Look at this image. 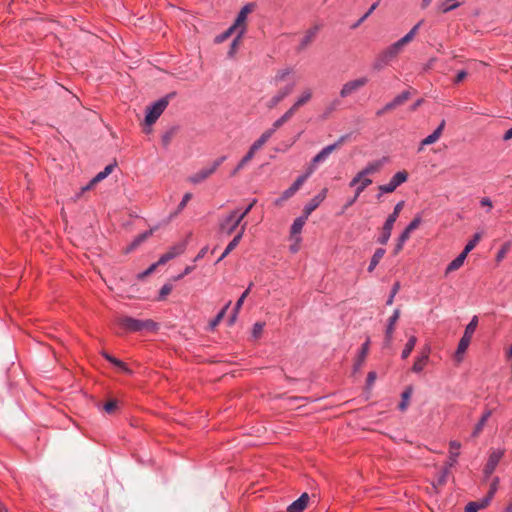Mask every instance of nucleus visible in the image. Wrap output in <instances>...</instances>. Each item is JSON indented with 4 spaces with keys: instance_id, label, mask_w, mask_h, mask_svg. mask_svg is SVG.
Instances as JSON below:
<instances>
[{
    "instance_id": "f257e3e1",
    "label": "nucleus",
    "mask_w": 512,
    "mask_h": 512,
    "mask_svg": "<svg viewBox=\"0 0 512 512\" xmlns=\"http://www.w3.org/2000/svg\"><path fill=\"white\" fill-rule=\"evenodd\" d=\"M120 326L129 332L141 331H155L158 329V324L153 320L135 319L129 316H124L119 319Z\"/></svg>"
},
{
    "instance_id": "f03ea898",
    "label": "nucleus",
    "mask_w": 512,
    "mask_h": 512,
    "mask_svg": "<svg viewBox=\"0 0 512 512\" xmlns=\"http://www.w3.org/2000/svg\"><path fill=\"white\" fill-rule=\"evenodd\" d=\"M403 206H404V201L398 202L395 205L393 212L387 217V219L382 227L381 234L377 239V242L379 244L385 245L389 241L393 226H394Z\"/></svg>"
},
{
    "instance_id": "7ed1b4c3",
    "label": "nucleus",
    "mask_w": 512,
    "mask_h": 512,
    "mask_svg": "<svg viewBox=\"0 0 512 512\" xmlns=\"http://www.w3.org/2000/svg\"><path fill=\"white\" fill-rule=\"evenodd\" d=\"M478 325V316H473L470 322L466 325L463 336L461 337L457 350L455 352V357L458 360L462 359V355L466 352L469 344L471 342L472 336Z\"/></svg>"
},
{
    "instance_id": "20e7f679",
    "label": "nucleus",
    "mask_w": 512,
    "mask_h": 512,
    "mask_svg": "<svg viewBox=\"0 0 512 512\" xmlns=\"http://www.w3.org/2000/svg\"><path fill=\"white\" fill-rule=\"evenodd\" d=\"M170 96L171 95H167L165 97L160 98L147 108L145 116V123L147 125H152L161 116V114L164 112V110L169 104Z\"/></svg>"
},
{
    "instance_id": "39448f33",
    "label": "nucleus",
    "mask_w": 512,
    "mask_h": 512,
    "mask_svg": "<svg viewBox=\"0 0 512 512\" xmlns=\"http://www.w3.org/2000/svg\"><path fill=\"white\" fill-rule=\"evenodd\" d=\"M270 138V133H263L250 147L247 154L241 159L235 169L231 172V176L236 175L244 166L254 157L258 151Z\"/></svg>"
},
{
    "instance_id": "423d86ee",
    "label": "nucleus",
    "mask_w": 512,
    "mask_h": 512,
    "mask_svg": "<svg viewBox=\"0 0 512 512\" xmlns=\"http://www.w3.org/2000/svg\"><path fill=\"white\" fill-rule=\"evenodd\" d=\"M400 49L398 46L393 43L385 50H383L375 59L373 63V68L375 70H382L385 66H387L396 56L400 53Z\"/></svg>"
},
{
    "instance_id": "0eeeda50",
    "label": "nucleus",
    "mask_w": 512,
    "mask_h": 512,
    "mask_svg": "<svg viewBox=\"0 0 512 512\" xmlns=\"http://www.w3.org/2000/svg\"><path fill=\"white\" fill-rule=\"evenodd\" d=\"M421 221H422V219L418 215L407 225V227L400 234V236L397 240V243L395 245V250H394L395 254L399 253L403 249V246H404L405 242L409 239L410 234L419 227V225L421 224Z\"/></svg>"
},
{
    "instance_id": "6e6552de",
    "label": "nucleus",
    "mask_w": 512,
    "mask_h": 512,
    "mask_svg": "<svg viewBox=\"0 0 512 512\" xmlns=\"http://www.w3.org/2000/svg\"><path fill=\"white\" fill-rule=\"evenodd\" d=\"M310 175L311 174L309 172H307V171H306L305 174L300 175L294 181V183L289 188H287L278 199L275 200V204L276 205H281L284 201H286L289 198H291L301 188V186L304 184V182L307 180V178Z\"/></svg>"
},
{
    "instance_id": "1a4fd4ad",
    "label": "nucleus",
    "mask_w": 512,
    "mask_h": 512,
    "mask_svg": "<svg viewBox=\"0 0 512 512\" xmlns=\"http://www.w3.org/2000/svg\"><path fill=\"white\" fill-rule=\"evenodd\" d=\"M503 455V449H493L490 452L487 463L483 470L485 480L488 479L491 476V474L495 471Z\"/></svg>"
},
{
    "instance_id": "9d476101",
    "label": "nucleus",
    "mask_w": 512,
    "mask_h": 512,
    "mask_svg": "<svg viewBox=\"0 0 512 512\" xmlns=\"http://www.w3.org/2000/svg\"><path fill=\"white\" fill-rule=\"evenodd\" d=\"M241 219L237 217V210H233L220 223V230L227 235L232 234L240 225Z\"/></svg>"
},
{
    "instance_id": "9b49d317",
    "label": "nucleus",
    "mask_w": 512,
    "mask_h": 512,
    "mask_svg": "<svg viewBox=\"0 0 512 512\" xmlns=\"http://www.w3.org/2000/svg\"><path fill=\"white\" fill-rule=\"evenodd\" d=\"M407 178L408 174L405 171H399L393 175L387 184L380 185L379 190L381 193H391L402 183L406 182Z\"/></svg>"
},
{
    "instance_id": "f8f14e48",
    "label": "nucleus",
    "mask_w": 512,
    "mask_h": 512,
    "mask_svg": "<svg viewBox=\"0 0 512 512\" xmlns=\"http://www.w3.org/2000/svg\"><path fill=\"white\" fill-rule=\"evenodd\" d=\"M336 150V146L335 145H327L326 147H324L319 153H317L313 159L311 160V163L307 169V172H309L310 174H312L317 165L321 164V163H324L328 157L331 155V153L333 151Z\"/></svg>"
},
{
    "instance_id": "ddd939ff",
    "label": "nucleus",
    "mask_w": 512,
    "mask_h": 512,
    "mask_svg": "<svg viewBox=\"0 0 512 512\" xmlns=\"http://www.w3.org/2000/svg\"><path fill=\"white\" fill-rule=\"evenodd\" d=\"M431 353V347L429 344H426L420 352V355L416 357L415 362L411 368L412 372L416 374L422 373L425 366L429 362V356Z\"/></svg>"
},
{
    "instance_id": "4468645a",
    "label": "nucleus",
    "mask_w": 512,
    "mask_h": 512,
    "mask_svg": "<svg viewBox=\"0 0 512 512\" xmlns=\"http://www.w3.org/2000/svg\"><path fill=\"white\" fill-rule=\"evenodd\" d=\"M368 82V78L361 77L352 81H349L343 85L340 90V96L342 98H346L351 95L353 92L357 91L359 88L366 85Z\"/></svg>"
},
{
    "instance_id": "2eb2a0df",
    "label": "nucleus",
    "mask_w": 512,
    "mask_h": 512,
    "mask_svg": "<svg viewBox=\"0 0 512 512\" xmlns=\"http://www.w3.org/2000/svg\"><path fill=\"white\" fill-rule=\"evenodd\" d=\"M328 189L323 188L317 195H315L303 209V214L307 217L325 200Z\"/></svg>"
},
{
    "instance_id": "dca6fc26",
    "label": "nucleus",
    "mask_w": 512,
    "mask_h": 512,
    "mask_svg": "<svg viewBox=\"0 0 512 512\" xmlns=\"http://www.w3.org/2000/svg\"><path fill=\"white\" fill-rule=\"evenodd\" d=\"M185 250V243H179L177 245L172 246L166 253L162 254L157 264L163 265L168 261L174 259L175 257L181 255Z\"/></svg>"
},
{
    "instance_id": "f3484780",
    "label": "nucleus",
    "mask_w": 512,
    "mask_h": 512,
    "mask_svg": "<svg viewBox=\"0 0 512 512\" xmlns=\"http://www.w3.org/2000/svg\"><path fill=\"white\" fill-rule=\"evenodd\" d=\"M400 317V310L395 309L393 314L390 316L387 322L386 330H385V345L388 346L392 340V335L394 333V327L396 322Z\"/></svg>"
},
{
    "instance_id": "a211bd4d",
    "label": "nucleus",
    "mask_w": 512,
    "mask_h": 512,
    "mask_svg": "<svg viewBox=\"0 0 512 512\" xmlns=\"http://www.w3.org/2000/svg\"><path fill=\"white\" fill-rule=\"evenodd\" d=\"M246 224H243L240 231L234 236V238L229 242L227 247L225 248L222 255L219 257L217 262H220L223 260L232 250L236 248V246L239 244L240 240L242 239L244 232H245Z\"/></svg>"
},
{
    "instance_id": "6ab92c4d",
    "label": "nucleus",
    "mask_w": 512,
    "mask_h": 512,
    "mask_svg": "<svg viewBox=\"0 0 512 512\" xmlns=\"http://www.w3.org/2000/svg\"><path fill=\"white\" fill-rule=\"evenodd\" d=\"M296 112V110L291 106L280 118H278L273 124L272 127L265 131V133H270V137L275 133V131L280 128L285 122H287Z\"/></svg>"
},
{
    "instance_id": "aec40b11",
    "label": "nucleus",
    "mask_w": 512,
    "mask_h": 512,
    "mask_svg": "<svg viewBox=\"0 0 512 512\" xmlns=\"http://www.w3.org/2000/svg\"><path fill=\"white\" fill-rule=\"evenodd\" d=\"M444 126H445V121L442 120V122L439 124V126L433 131V133H431L430 135H428L426 138H424L422 141H421V145L419 147V151H421L423 149L424 146H427V145H431L433 143H435L441 136L442 134V131L444 129Z\"/></svg>"
},
{
    "instance_id": "412c9836",
    "label": "nucleus",
    "mask_w": 512,
    "mask_h": 512,
    "mask_svg": "<svg viewBox=\"0 0 512 512\" xmlns=\"http://www.w3.org/2000/svg\"><path fill=\"white\" fill-rule=\"evenodd\" d=\"M387 161L386 157H383L382 159L372 161L368 163L360 172L365 177L368 178V175H372L376 172H378L384 163Z\"/></svg>"
},
{
    "instance_id": "4be33fe9",
    "label": "nucleus",
    "mask_w": 512,
    "mask_h": 512,
    "mask_svg": "<svg viewBox=\"0 0 512 512\" xmlns=\"http://www.w3.org/2000/svg\"><path fill=\"white\" fill-rule=\"evenodd\" d=\"M309 501V496L307 493H303L298 499L293 501L288 507V512H302L305 507L307 506V503Z\"/></svg>"
},
{
    "instance_id": "5701e85b",
    "label": "nucleus",
    "mask_w": 512,
    "mask_h": 512,
    "mask_svg": "<svg viewBox=\"0 0 512 512\" xmlns=\"http://www.w3.org/2000/svg\"><path fill=\"white\" fill-rule=\"evenodd\" d=\"M320 30V25L316 24L312 28L308 29L300 41L299 49L303 50L305 49L316 37L317 33Z\"/></svg>"
},
{
    "instance_id": "b1692460",
    "label": "nucleus",
    "mask_w": 512,
    "mask_h": 512,
    "mask_svg": "<svg viewBox=\"0 0 512 512\" xmlns=\"http://www.w3.org/2000/svg\"><path fill=\"white\" fill-rule=\"evenodd\" d=\"M213 173H214L213 168H211L210 166L205 167V168H202L201 170H199L198 172L194 173L193 175H191L189 177V181L192 184H199L202 181H204L205 179H207Z\"/></svg>"
},
{
    "instance_id": "393cba45",
    "label": "nucleus",
    "mask_w": 512,
    "mask_h": 512,
    "mask_svg": "<svg viewBox=\"0 0 512 512\" xmlns=\"http://www.w3.org/2000/svg\"><path fill=\"white\" fill-rule=\"evenodd\" d=\"M294 70L292 67H285V68H282V69H279L277 70V72L275 73L274 77L270 80V83L272 85H278L280 84L281 82L285 81V79L293 74Z\"/></svg>"
},
{
    "instance_id": "a878e982",
    "label": "nucleus",
    "mask_w": 512,
    "mask_h": 512,
    "mask_svg": "<svg viewBox=\"0 0 512 512\" xmlns=\"http://www.w3.org/2000/svg\"><path fill=\"white\" fill-rule=\"evenodd\" d=\"M369 344H370V340L367 339L363 344H362V347L359 351V354H358V358H357V361L355 362L354 364V372H357L361 369L362 367V364L368 354V351H369Z\"/></svg>"
},
{
    "instance_id": "bb28decb",
    "label": "nucleus",
    "mask_w": 512,
    "mask_h": 512,
    "mask_svg": "<svg viewBox=\"0 0 512 512\" xmlns=\"http://www.w3.org/2000/svg\"><path fill=\"white\" fill-rule=\"evenodd\" d=\"M371 184V179H363V181L356 187L354 196L347 201L345 208L352 206L356 202L360 194Z\"/></svg>"
},
{
    "instance_id": "cd10ccee",
    "label": "nucleus",
    "mask_w": 512,
    "mask_h": 512,
    "mask_svg": "<svg viewBox=\"0 0 512 512\" xmlns=\"http://www.w3.org/2000/svg\"><path fill=\"white\" fill-rule=\"evenodd\" d=\"M409 98H410L409 91H403L402 93L397 95L392 101L388 102L385 105V109L393 110L396 107H398V106L402 105L403 103H405Z\"/></svg>"
},
{
    "instance_id": "c85d7f7f",
    "label": "nucleus",
    "mask_w": 512,
    "mask_h": 512,
    "mask_svg": "<svg viewBox=\"0 0 512 512\" xmlns=\"http://www.w3.org/2000/svg\"><path fill=\"white\" fill-rule=\"evenodd\" d=\"M449 446H450V455H449V460H448L447 464H449V467H452L457 462V458L459 456V449L461 448V443L456 440H452V441H450Z\"/></svg>"
},
{
    "instance_id": "c756f323",
    "label": "nucleus",
    "mask_w": 512,
    "mask_h": 512,
    "mask_svg": "<svg viewBox=\"0 0 512 512\" xmlns=\"http://www.w3.org/2000/svg\"><path fill=\"white\" fill-rule=\"evenodd\" d=\"M421 23L422 22L417 23L405 36L395 42L400 50H402V48L414 38L415 34L419 30V27L421 26Z\"/></svg>"
},
{
    "instance_id": "7c9ffc66",
    "label": "nucleus",
    "mask_w": 512,
    "mask_h": 512,
    "mask_svg": "<svg viewBox=\"0 0 512 512\" xmlns=\"http://www.w3.org/2000/svg\"><path fill=\"white\" fill-rule=\"evenodd\" d=\"M253 5L252 4H246L238 13L237 18L235 20V26L239 27L240 29L244 27V22L247 18V15L252 11Z\"/></svg>"
},
{
    "instance_id": "2f4dec72",
    "label": "nucleus",
    "mask_w": 512,
    "mask_h": 512,
    "mask_svg": "<svg viewBox=\"0 0 512 512\" xmlns=\"http://www.w3.org/2000/svg\"><path fill=\"white\" fill-rule=\"evenodd\" d=\"M466 257H467V254L462 251L453 261H451L448 264V266L446 267L445 273L449 274L452 271L459 269L463 265Z\"/></svg>"
},
{
    "instance_id": "473e14b6",
    "label": "nucleus",
    "mask_w": 512,
    "mask_h": 512,
    "mask_svg": "<svg viewBox=\"0 0 512 512\" xmlns=\"http://www.w3.org/2000/svg\"><path fill=\"white\" fill-rule=\"evenodd\" d=\"M102 355L107 361H109L110 363H112L113 365H115L116 367L121 369L123 372H125L127 374L132 373L131 369L123 361L113 357L112 355H110L107 352H102Z\"/></svg>"
},
{
    "instance_id": "72a5a7b5",
    "label": "nucleus",
    "mask_w": 512,
    "mask_h": 512,
    "mask_svg": "<svg viewBox=\"0 0 512 512\" xmlns=\"http://www.w3.org/2000/svg\"><path fill=\"white\" fill-rule=\"evenodd\" d=\"M312 98V91L310 89H305L301 92V94L297 97L296 101L292 105V107L297 111L299 107L305 105Z\"/></svg>"
},
{
    "instance_id": "f704fd0d",
    "label": "nucleus",
    "mask_w": 512,
    "mask_h": 512,
    "mask_svg": "<svg viewBox=\"0 0 512 512\" xmlns=\"http://www.w3.org/2000/svg\"><path fill=\"white\" fill-rule=\"evenodd\" d=\"M385 249L383 248H378L376 249V251L374 252L371 260H370V263H369V266H368V272H373L374 269L376 268V266L379 264L380 260L383 258V256L385 255Z\"/></svg>"
},
{
    "instance_id": "c9c22d12",
    "label": "nucleus",
    "mask_w": 512,
    "mask_h": 512,
    "mask_svg": "<svg viewBox=\"0 0 512 512\" xmlns=\"http://www.w3.org/2000/svg\"><path fill=\"white\" fill-rule=\"evenodd\" d=\"M307 219H308V217L304 214L297 217L294 220L293 224L291 225V234L292 235L299 234L302 231V228L305 225Z\"/></svg>"
},
{
    "instance_id": "e433bc0d",
    "label": "nucleus",
    "mask_w": 512,
    "mask_h": 512,
    "mask_svg": "<svg viewBox=\"0 0 512 512\" xmlns=\"http://www.w3.org/2000/svg\"><path fill=\"white\" fill-rule=\"evenodd\" d=\"M492 412L490 410L486 411L482 417L480 418V420L478 421V423L476 424L475 428H474V431L472 433V437H477L479 435V433L483 430V427L485 426L487 420L489 419V417L491 416Z\"/></svg>"
},
{
    "instance_id": "4c0bfd02",
    "label": "nucleus",
    "mask_w": 512,
    "mask_h": 512,
    "mask_svg": "<svg viewBox=\"0 0 512 512\" xmlns=\"http://www.w3.org/2000/svg\"><path fill=\"white\" fill-rule=\"evenodd\" d=\"M413 389L411 386L407 387L401 394V402L398 405L400 411H405L408 407V401L412 395Z\"/></svg>"
},
{
    "instance_id": "58836bf2",
    "label": "nucleus",
    "mask_w": 512,
    "mask_h": 512,
    "mask_svg": "<svg viewBox=\"0 0 512 512\" xmlns=\"http://www.w3.org/2000/svg\"><path fill=\"white\" fill-rule=\"evenodd\" d=\"M417 343V338L415 336H411L407 343L405 344V347L404 349L402 350V353H401V358L402 359H406L409 357V355L411 354V352L413 351L415 345Z\"/></svg>"
},
{
    "instance_id": "ea45409f",
    "label": "nucleus",
    "mask_w": 512,
    "mask_h": 512,
    "mask_svg": "<svg viewBox=\"0 0 512 512\" xmlns=\"http://www.w3.org/2000/svg\"><path fill=\"white\" fill-rule=\"evenodd\" d=\"M107 176H105V174L103 173V171L97 173L91 180L90 182L83 186L81 188V192H85V191H88L90 190L95 184L101 182L102 180H104Z\"/></svg>"
},
{
    "instance_id": "a19ab883",
    "label": "nucleus",
    "mask_w": 512,
    "mask_h": 512,
    "mask_svg": "<svg viewBox=\"0 0 512 512\" xmlns=\"http://www.w3.org/2000/svg\"><path fill=\"white\" fill-rule=\"evenodd\" d=\"M230 304H231V301H229V302H228V303L223 307V309H222L221 311H219V312H218V314L215 316V318H214V319H212V320L210 321L209 326H210V328H211V329H214V328H215V327L220 323V321H221V320L223 319V317L225 316L226 311H227V309L229 308Z\"/></svg>"
},
{
    "instance_id": "79ce46f5",
    "label": "nucleus",
    "mask_w": 512,
    "mask_h": 512,
    "mask_svg": "<svg viewBox=\"0 0 512 512\" xmlns=\"http://www.w3.org/2000/svg\"><path fill=\"white\" fill-rule=\"evenodd\" d=\"M153 233V230H148V231H145L143 233H141L140 235H138L134 240L133 242L131 243V246L129 248V250H132L134 248H136L137 246H139L142 242H144L148 237H150Z\"/></svg>"
},
{
    "instance_id": "37998d69",
    "label": "nucleus",
    "mask_w": 512,
    "mask_h": 512,
    "mask_svg": "<svg viewBox=\"0 0 512 512\" xmlns=\"http://www.w3.org/2000/svg\"><path fill=\"white\" fill-rule=\"evenodd\" d=\"M295 82H290L286 84L284 87L280 88L276 94H278L282 100L288 97L294 90Z\"/></svg>"
},
{
    "instance_id": "c03bdc74",
    "label": "nucleus",
    "mask_w": 512,
    "mask_h": 512,
    "mask_svg": "<svg viewBox=\"0 0 512 512\" xmlns=\"http://www.w3.org/2000/svg\"><path fill=\"white\" fill-rule=\"evenodd\" d=\"M341 104L339 99L332 100L326 107L323 113V118L329 117V115L335 111Z\"/></svg>"
},
{
    "instance_id": "a18cd8bd",
    "label": "nucleus",
    "mask_w": 512,
    "mask_h": 512,
    "mask_svg": "<svg viewBox=\"0 0 512 512\" xmlns=\"http://www.w3.org/2000/svg\"><path fill=\"white\" fill-rule=\"evenodd\" d=\"M481 239V234L476 233L473 238L465 245L463 252L468 255L472 251Z\"/></svg>"
},
{
    "instance_id": "49530a36",
    "label": "nucleus",
    "mask_w": 512,
    "mask_h": 512,
    "mask_svg": "<svg viewBox=\"0 0 512 512\" xmlns=\"http://www.w3.org/2000/svg\"><path fill=\"white\" fill-rule=\"evenodd\" d=\"M253 287V283H250L247 287V289L242 293V295L239 297V299L236 301L235 303V310L236 312H239V310L241 309L246 297L249 295L251 289Z\"/></svg>"
},
{
    "instance_id": "de8ad7c7",
    "label": "nucleus",
    "mask_w": 512,
    "mask_h": 512,
    "mask_svg": "<svg viewBox=\"0 0 512 512\" xmlns=\"http://www.w3.org/2000/svg\"><path fill=\"white\" fill-rule=\"evenodd\" d=\"M379 2H375L371 5L366 13L352 26V28H357L361 23H363L378 7Z\"/></svg>"
},
{
    "instance_id": "09e8293b",
    "label": "nucleus",
    "mask_w": 512,
    "mask_h": 512,
    "mask_svg": "<svg viewBox=\"0 0 512 512\" xmlns=\"http://www.w3.org/2000/svg\"><path fill=\"white\" fill-rule=\"evenodd\" d=\"M264 329V323L256 322L252 328V337L257 339L261 336Z\"/></svg>"
},
{
    "instance_id": "8fccbe9b",
    "label": "nucleus",
    "mask_w": 512,
    "mask_h": 512,
    "mask_svg": "<svg viewBox=\"0 0 512 512\" xmlns=\"http://www.w3.org/2000/svg\"><path fill=\"white\" fill-rule=\"evenodd\" d=\"M399 289H400V284L398 282H396L390 291V295L386 301V305L393 304L394 298H395L396 294L398 293Z\"/></svg>"
},
{
    "instance_id": "3c124183",
    "label": "nucleus",
    "mask_w": 512,
    "mask_h": 512,
    "mask_svg": "<svg viewBox=\"0 0 512 512\" xmlns=\"http://www.w3.org/2000/svg\"><path fill=\"white\" fill-rule=\"evenodd\" d=\"M498 485H499V478L498 477L493 478V480L490 484V489L486 496H488L490 499H492L498 489Z\"/></svg>"
},
{
    "instance_id": "603ef678",
    "label": "nucleus",
    "mask_w": 512,
    "mask_h": 512,
    "mask_svg": "<svg viewBox=\"0 0 512 512\" xmlns=\"http://www.w3.org/2000/svg\"><path fill=\"white\" fill-rule=\"evenodd\" d=\"M192 198V194L191 193H186L184 194L181 202L179 203L178 205V208L176 210V212L174 213V215L178 214L180 211H182L185 206L187 205L188 201Z\"/></svg>"
},
{
    "instance_id": "864d4df0",
    "label": "nucleus",
    "mask_w": 512,
    "mask_h": 512,
    "mask_svg": "<svg viewBox=\"0 0 512 512\" xmlns=\"http://www.w3.org/2000/svg\"><path fill=\"white\" fill-rule=\"evenodd\" d=\"M509 250V243H506L504 244L500 249L499 251L497 252V255H496V260L497 262H500L504 259L506 253L508 252Z\"/></svg>"
},
{
    "instance_id": "5fc2aeb1",
    "label": "nucleus",
    "mask_w": 512,
    "mask_h": 512,
    "mask_svg": "<svg viewBox=\"0 0 512 512\" xmlns=\"http://www.w3.org/2000/svg\"><path fill=\"white\" fill-rule=\"evenodd\" d=\"M172 285L167 283V284H164L161 289H160V292H159V299H164L168 294H170V292L172 291Z\"/></svg>"
},
{
    "instance_id": "6e6d98bb",
    "label": "nucleus",
    "mask_w": 512,
    "mask_h": 512,
    "mask_svg": "<svg viewBox=\"0 0 512 512\" xmlns=\"http://www.w3.org/2000/svg\"><path fill=\"white\" fill-rule=\"evenodd\" d=\"M363 179H366L362 174L361 172L359 171L354 177L353 179L350 181L349 183V186L350 187H357L362 181Z\"/></svg>"
},
{
    "instance_id": "4d7b16f0",
    "label": "nucleus",
    "mask_w": 512,
    "mask_h": 512,
    "mask_svg": "<svg viewBox=\"0 0 512 512\" xmlns=\"http://www.w3.org/2000/svg\"><path fill=\"white\" fill-rule=\"evenodd\" d=\"M256 202L257 200L253 199V201L247 207H245V209L241 213L237 211V217L243 220L244 217L251 211Z\"/></svg>"
},
{
    "instance_id": "13d9d810",
    "label": "nucleus",
    "mask_w": 512,
    "mask_h": 512,
    "mask_svg": "<svg viewBox=\"0 0 512 512\" xmlns=\"http://www.w3.org/2000/svg\"><path fill=\"white\" fill-rule=\"evenodd\" d=\"M450 468L451 467H449V464H446V466L442 469L441 475H440V477L438 479V483L439 484H443V483L446 482V478H447V476H448V474L450 472Z\"/></svg>"
},
{
    "instance_id": "bf43d9fd",
    "label": "nucleus",
    "mask_w": 512,
    "mask_h": 512,
    "mask_svg": "<svg viewBox=\"0 0 512 512\" xmlns=\"http://www.w3.org/2000/svg\"><path fill=\"white\" fill-rule=\"evenodd\" d=\"M117 408V401H114V400H111L109 402H107L105 405H104V410L107 412V413H112L116 410Z\"/></svg>"
},
{
    "instance_id": "052dcab7",
    "label": "nucleus",
    "mask_w": 512,
    "mask_h": 512,
    "mask_svg": "<svg viewBox=\"0 0 512 512\" xmlns=\"http://www.w3.org/2000/svg\"><path fill=\"white\" fill-rule=\"evenodd\" d=\"M244 31H245V29L242 27V28L239 30V34H238L237 38H236V39H234V40L232 41V43H231V49H230V51H229V54H230V55H232V54H233L234 49L236 48V46H237V44H238V40H239V38L244 34Z\"/></svg>"
},
{
    "instance_id": "680f3d73",
    "label": "nucleus",
    "mask_w": 512,
    "mask_h": 512,
    "mask_svg": "<svg viewBox=\"0 0 512 512\" xmlns=\"http://www.w3.org/2000/svg\"><path fill=\"white\" fill-rule=\"evenodd\" d=\"M492 499H490L488 496H485L479 501H474L477 506H479V509H484L488 504L491 502Z\"/></svg>"
},
{
    "instance_id": "e2e57ef3",
    "label": "nucleus",
    "mask_w": 512,
    "mask_h": 512,
    "mask_svg": "<svg viewBox=\"0 0 512 512\" xmlns=\"http://www.w3.org/2000/svg\"><path fill=\"white\" fill-rule=\"evenodd\" d=\"M227 159L226 156H221L217 158L213 163L210 165L211 168H213V171L215 172L218 167Z\"/></svg>"
},
{
    "instance_id": "0e129e2a",
    "label": "nucleus",
    "mask_w": 512,
    "mask_h": 512,
    "mask_svg": "<svg viewBox=\"0 0 512 512\" xmlns=\"http://www.w3.org/2000/svg\"><path fill=\"white\" fill-rule=\"evenodd\" d=\"M478 510H480L479 506L474 501L469 502L465 507V512H477Z\"/></svg>"
},
{
    "instance_id": "69168bd1",
    "label": "nucleus",
    "mask_w": 512,
    "mask_h": 512,
    "mask_svg": "<svg viewBox=\"0 0 512 512\" xmlns=\"http://www.w3.org/2000/svg\"><path fill=\"white\" fill-rule=\"evenodd\" d=\"M158 265H159V264H157V262H156V263H154V264H152L149 268H147L144 272H142V273L140 274V277L148 276L149 274H151V273L156 269V267H157Z\"/></svg>"
},
{
    "instance_id": "338daca9",
    "label": "nucleus",
    "mask_w": 512,
    "mask_h": 512,
    "mask_svg": "<svg viewBox=\"0 0 512 512\" xmlns=\"http://www.w3.org/2000/svg\"><path fill=\"white\" fill-rule=\"evenodd\" d=\"M480 204L481 206L483 207H488V209L490 210L492 208V201L490 200V198L488 197H483L481 200H480Z\"/></svg>"
},
{
    "instance_id": "774afa93",
    "label": "nucleus",
    "mask_w": 512,
    "mask_h": 512,
    "mask_svg": "<svg viewBox=\"0 0 512 512\" xmlns=\"http://www.w3.org/2000/svg\"><path fill=\"white\" fill-rule=\"evenodd\" d=\"M466 76H467V72L465 70L459 71L455 78V83H460L462 80L465 79Z\"/></svg>"
}]
</instances>
